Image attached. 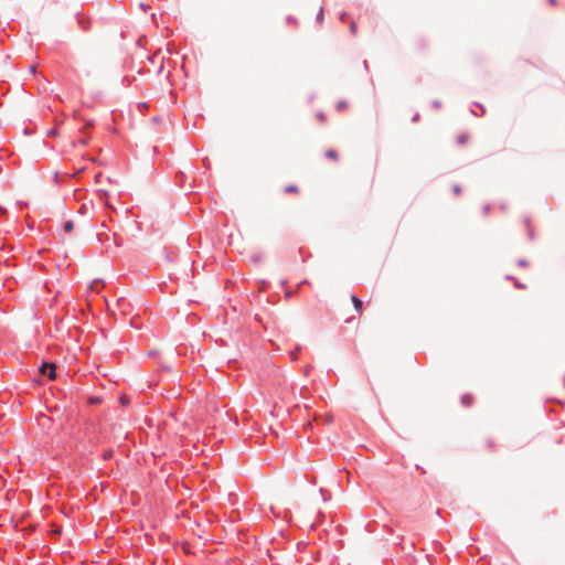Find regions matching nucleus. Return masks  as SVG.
<instances>
[{
  "mask_svg": "<svg viewBox=\"0 0 565 565\" xmlns=\"http://www.w3.org/2000/svg\"><path fill=\"white\" fill-rule=\"evenodd\" d=\"M40 373L43 375H47L50 380H54L56 377L55 373V364L53 363H43L40 366Z\"/></svg>",
  "mask_w": 565,
  "mask_h": 565,
  "instance_id": "1",
  "label": "nucleus"
},
{
  "mask_svg": "<svg viewBox=\"0 0 565 565\" xmlns=\"http://www.w3.org/2000/svg\"><path fill=\"white\" fill-rule=\"evenodd\" d=\"M352 302H353V306L355 308V310L359 312V315L362 313V310H363V302L361 299H359L358 297L355 296H352Z\"/></svg>",
  "mask_w": 565,
  "mask_h": 565,
  "instance_id": "2",
  "label": "nucleus"
},
{
  "mask_svg": "<svg viewBox=\"0 0 565 565\" xmlns=\"http://www.w3.org/2000/svg\"><path fill=\"white\" fill-rule=\"evenodd\" d=\"M326 157L331 159V160H338L339 159V154L335 150L333 149H329L326 151Z\"/></svg>",
  "mask_w": 565,
  "mask_h": 565,
  "instance_id": "3",
  "label": "nucleus"
},
{
  "mask_svg": "<svg viewBox=\"0 0 565 565\" xmlns=\"http://www.w3.org/2000/svg\"><path fill=\"white\" fill-rule=\"evenodd\" d=\"M63 228H64V232L71 233L73 231V228H74V223L72 221H66L64 223Z\"/></svg>",
  "mask_w": 565,
  "mask_h": 565,
  "instance_id": "4",
  "label": "nucleus"
},
{
  "mask_svg": "<svg viewBox=\"0 0 565 565\" xmlns=\"http://www.w3.org/2000/svg\"><path fill=\"white\" fill-rule=\"evenodd\" d=\"M286 193H298L299 190L296 185H288L285 188Z\"/></svg>",
  "mask_w": 565,
  "mask_h": 565,
  "instance_id": "5",
  "label": "nucleus"
},
{
  "mask_svg": "<svg viewBox=\"0 0 565 565\" xmlns=\"http://www.w3.org/2000/svg\"><path fill=\"white\" fill-rule=\"evenodd\" d=\"M316 117H317V119L319 120V122H321V124H323V122H326V121H327L326 115H324V113H322V111H318V113L316 114Z\"/></svg>",
  "mask_w": 565,
  "mask_h": 565,
  "instance_id": "6",
  "label": "nucleus"
},
{
  "mask_svg": "<svg viewBox=\"0 0 565 565\" xmlns=\"http://www.w3.org/2000/svg\"><path fill=\"white\" fill-rule=\"evenodd\" d=\"M467 140H468V136H467L466 134H462V135H460V136L458 137V142H459L460 145L466 143V142H467Z\"/></svg>",
  "mask_w": 565,
  "mask_h": 565,
  "instance_id": "7",
  "label": "nucleus"
},
{
  "mask_svg": "<svg viewBox=\"0 0 565 565\" xmlns=\"http://www.w3.org/2000/svg\"><path fill=\"white\" fill-rule=\"evenodd\" d=\"M113 456V451L111 450H108L104 454V459H109L110 457Z\"/></svg>",
  "mask_w": 565,
  "mask_h": 565,
  "instance_id": "8",
  "label": "nucleus"
},
{
  "mask_svg": "<svg viewBox=\"0 0 565 565\" xmlns=\"http://www.w3.org/2000/svg\"><path fill=\"white\" fill-rule=\"evenodd\" d=\"M322 17H323V10H322V8L320 7V8H319V11H318V18H319V19H322Z\"/></svg>",
  "mask_w": 565,
  "mask_h": 565,
  "instance_id": "9",
  "label": "nucleus"
},
{
  "mask_svg": "<svg viewBox=\"0 0 565 565\" xmlns=\"http://www.w3.org/2000/svg\"><path fill=\"white\" fill-rule=\"evenodd\" d=\"M30 72H31L32 74H35V73H36V66H35V65H32V66L30 67Z\"/></svg>",
  "mask_w": 565,
  "mask_h": 565,
  "instance_id": "10",
  "label": "nucleus"
},
{
  "mask_svg": "<svg viewBox=\"0 0 565 565\" xmlns=\"http://www.w3.org/2000/svg\"><path fill=\"white\" fill-rule=\"evenodd\" d=\"M344 107H345V103H344V102H340V103L338 104V108H339V109H342V108H344Z\"/></svg>",
  "mask_w": 565,
  "mask_h": 565,
  "instance_id": "11",
  "label": "nucleus"
},
{
  "mask_svg": "<svg viewBox=\"0 0 565 565\" xmlns=\"http://www.w3.org/2000/svg\"><path fill=\"white\" fill-rule=\"evenodd\" d=\"M454 191L458 194V193H460V188L456 185V186L454 188Z\"/></svg>",
  "mask_w": 565,
  "mask_h": 565,
  "instance_id": "12",
  "label": "nucleus"
},
{
  "mask_svg": "<svg viewBox=\"0 0 565 565\" xmlns=\"http://www.w3.org/2000/svg\"><path fill=\"white\" fill-rule=\"evenodd\" d=\"M351 31H352L353 33L355 32V24H354V23H352V24H351Z\"/></svg>",
  "mask_w": 565,
  "mask_h": 565,
  "instance_id": "13",
  "label": "nucleus"
},
{
  "mask_svg": "<svg viewBox=\"0 0 565 565\" xmlns=\"http://www.w3.org/2000/svg\"><path fill=\"white\" fill-rule=\"evenodd\" d=\"M120 402H121V404H126V403H127L126 397H121V398H120Z\"/></svg>",
  "mask_w": 565,
  "mask_h": 565,
  "instance_id": "14",
  "label": "nucleus"
},
{
  "mask_svg": "<svg viewBox=\"0 0 565 565\" xmlns=\"http://www.w3.org/2000/svg\"><path fill=\"white\" fill-rule=\"evenodd\" d=\"M53 532H54L55 534H60V533H61V529H55Z\"/></svg>",
  "mask_w": 565,
  "mask_h": 565,
  "instance_id": "15",
  "label": "nucleus"
},
{
  "mask_svg": "<svg viewBox=\"0 0 565 565\" xmlns=\"http://www.w3.org/2000/svg\"><path fill=\"white\" fill-rule=\"evenodd\" d=\"M100 177H102L100 174L96 175V182H99Z\"/></svg>",
  "mask_w": 565,
  "mask_h": 565,
  "instance_id": "16",
  "label": "nucleus"
},
{
  "mask_svg": "<svg viewBox=\"0 0 565 565\" xmlns=\"http://www.w3.org/2000/svg\"><path fill=\"white\" fill-rule=\"evenodd\" d=\"M550 2H551L552 4H554V3H555V0H550Z\"/></svg>",
  "mask_w": 565,
  "mask_h": 565,
  "instance_id": "17",
  "label": "nucleus"
}]
</instances>
